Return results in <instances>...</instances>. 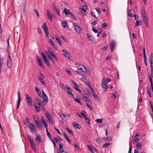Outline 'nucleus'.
<instances>
[{"label":"nucleus","instance_id":"nucleus-13","mask_svg":"<svg viewBox=\"0 0 153 153\" xmlns=\"http://www.w3.org/2000/svg\"><path fill=\"white\" fill-rule=\"evenodd\" d=\"M143 52L144 58V64L147 66V61L146 59V56L145 52V48H143Z\"/></svg>","mask_w":153,"mask_h":153},{"label":"nucleus","instance_id":"nucleus-64","mask_svg":"<svg viewBox=\"0 0 153 153\" xmlns=\"http://www.w3.org/2000/svg\"><path fill=\"white\" fill-rule=\"evenodd\" d=\"M150 60H152L153 61V53H151L150 56Z\"/></svg>","mask_w":153,"mask_h":153},{"label":"nucleus","instance_id":"nucleus-54","mask_svg":"<svg viewBox=\"0 0 153 153\" xmlns=\"http://www.w3.org/2000/svg\"><path fill=\"white\" fill-rule=\"evenodd\" d=\"M87 36L88 37L90 40H92L93 39V36L89 34L88 33H87L86 34Z\"/></svg>","mask_w":153,"mask_h":153},{"label":"nucleus","instance_id":"nucleus-53","mask_svg":"<svg viewBox=\"0 0 153 153\" xmlns=\"http://www.w3.org/2000/svg\"><path fill=\"white\" fill-rule=\"evenodd\" d=\"M81 13L83 15V16H86V10H80Z\"/></svg>","mask_w":153,"mask_h":153},{"label":"nucleus","instance_id":"nucleus-26","mask_svg":"<svg viewBox=\"0 0 153 153\" xmlns=\"http://www.w3.org/2000/svg\"><path fill=\"white\" fill-rule=\"evenodd\" d=\"M141 13L142 14L143 19L147 18L146 14L145 12V10H141Z\"/></svg>","mask_w":153,"mask_h":153},{"label":"nucleus","instance_id":"nucleus-34","mask_svg":"<svg viewBox=\"0 0 153 153\" xmlns=\"http://www.w3.org/2000/svg\"><path fill=\"white\" fill-rule=\"evenodd\" d=\"M62 27L64 28L68 27V25H67V22L66 21H64L62 23Z\"/></svg>","mask_w":153,"mask_h":153},{"label":"nucleus","instance_id":"nucleus-40","mask_svg":"<svg viewBox=\"0 0 153 153\" xmlns=\"http://www.w3.org/2000/svg\"><path fill=\"white\" fill-rule=\"evenodd\" d=\"M28 139L30 143L34 142L33 138L30 136H29L28 137Z\"/></svg>","mask_w":153,"mask_h":153},{"label":"nucleus","instance_id":"nucleus-3","mask_svg":"<svg viewBox=\"0 0 153 153\" xmlns=\"http://www.w3.org/2000/svg\"><path fill=\"white\" fill-rule=\"evenodd\" d=\"M13 62L12 58L9 55V56H8L7 60V67L10 69L12 67V65Z\"/></svg>","mask_w":153,"mask_h":153},{"label":"nucleus","instance_id":"nucleus-44","mask_svg":"<svg viewBox=\"0 0 153 153\" xmlns=\"http://www.w3.org/2000/svg\"><path fill=\"white\" fill-rule=\"evenodd\" d=\"M46 52H45V53H46V54L47 55L48 58L50 59L51 61L53 62V60L52 56H50L49 54H47V51Z\"/></svg>","mask_w":153,"mask_h":153},{"label":"nucleus","instance_id":"nucleus-17","mask_svg":"<svg viewBox=\"0 0 153 153\" xmlns=\"http://www.w3.org/2000/svg\"><path fill=\"white\" fill-rule=\"evenodd\" d=\"M30 121V118L28 117H26V119L24 120L23 121V123L25 125H27L28 123Z\"/></svg>","mask_w":153,"mask_h":153},{"label":"nucleus","instance_id":"nucleus-16","mask_svg":"<svg viewBox=\"0 0 153 153\" xmlns=\"http://www.w3.org/2000/svg\"><path fill=\"white\" fill-rule=\"evenodd\" d=\"M42 55L45 63L47 65L48 64H49V63L48 62L47 60L46 56L45 55L44 53L43 52L42 53Z\"/></svg>","mask_w":153,"mask_h":153},{"label":"nucleus","instance_id":"nucleus-63","mask_svg":"<svg viewBox=\"0 0 153 153\" xmlns=\"http://www.w3.org/2000/svg\"><path fill=\"white\" fill-rule=\"evenodd\" d=\"M134 140L133 141L134 143H137L139 142V139H137L136 138H134Z\"/></svg>","mask_w":153,"mask_h":153},{"label":"nucleus","instance_id":"nucleus-25","mask_svg":"<svg viewBox=\"0 0 153 153\" xmlns=\"http://www.w3.org/2000/svg\"><path fill=\"white\" fill-rule=\"evenodd\" d=\"M44 29L45 32L46 34V36H47L48 38H49L48 36V31L47 27H44L43 28Z\"/></svg>","mask_w":153,"mask_h":153},{"label":"nucleus","instance_id":"nucleus-9","mask_svg":"<svg viewBox=\"0 0 153 153\" xmlns=\"http://www.w3.org/2000/svg\"><path fill=\"white\" fill-rule=\"evenodd\" d=\"M47 13L48 18L50 20V22H51L52 20V17L55 16L54 15L53 13L51 14L50 12L48 11H47Z\"/></svg>","mask_w":153,"mask_h":153},{"label":"nucleus","instance_id":"nucleus-11","mask_svg":"<svg viewBox=\"0 0 153 153\" xmlns=\"http://www.w3.org/2000/svg\"><path fill=\"white\" fill-rule=\"evenodd\" d=\"M91 91L92 95L95 98V100H96L97 102L99 101L100 100L99 98L95 93L94 91V89H93V90H91Z\"/></svg>","mask_w":153,"mask_h":153},{"label":"nucleus","instance_id":"nucleus-14","mask_svg":"<svg viewBox=\"0 0 153 153\" xmlns=\"http://www.w3.org/2000/svg\"><path fill=\"white\" fill-rule=\"evenodd\" d=\"M71 97L73 98L76 102L79 103L80 105L82 104V103L81 102H80V98L79 96H77L76 97V98H75L74 95L73 97Z\"/></svg>","mask_w":153,"mask_h":153},{"label":"nucleus","instance_id":"nucleus-5","mask_svg":"<svg viewBox=\"0 0 153 153\" xmlns=\"http://www.w3.org/2000/svg\"><path fill=\"white\" fill-rule=\"evenodd\" d=\"M34 125L32 123H29L28 124V127L30 129V131L32 132H36L37 131L36 128L34 127Z\"/></svg>","mask_w":153,"mask_h":153},{"label":"nucleus","instance_id":"nucleus-39","mask_svg":"<svg viewBox=\"0 0 153 153\" xmlns=\"http://www.w3.org/2000/svg\"><path fill=\"white\" fill-rule=\"evenodd\" d=\"M149 79H150V82L151 88L152 89V91L153 92V85L152 80V79L151 76H150Z\"/></svg>","mask_w":153,"mask_h":153},{"label":"nucleus","instance_id":"nucleus-41","mask_svg":"<svg viewBox=\"0 0 153 153\" xmlns=\"http://www.w3.org/2000/svg\"><path fill=\"white\" fill-rule=\"evenodd\" d=\"M84 119L85 120V121L88 123L89 124H90V119L88 117L86 116L84 117Z\"/></svg>","mask_w":153,"mask_h":153},{"label":"nucleus","instance_id":"nucleus-58","mask_svg":"<svg viewBox=\"0 0 153 153\" xmlns=\"http://www.w3.org/2000/svg\"><path fill=\"white\" fill-rule=\"evenodd\" d=\"M63 134L64 135V136L65 138V139L67 140H68L69 139L68 138V135L65 132H64L63 133Z\"/></svg>","mask_w":153,"mask_h":153},{"label":"nucleus","instance_id":"nucleus-47","mask_svg":"<svg viewBox=\"0 0 153 153\" xmlns=\"http://www.w3.org/2000/svg\"><path fill=\"white\" fill-rule=\"evenodd\" d=\"M46 132H47V134L48 136V137L51 140V139H52L51 138L52 136L49 133V132L48 131V129L46 130Z\"/></svg>","mask_w":153,"mask_h":153},{"label":"nucleus","instance_id":"nucleus-55","mask_svg":"<svg viewBox=\"0 0 153 153\" xmlns=\"http://www.w3.org/2000/svg\"><path fill=\"white\" fill-rule=\"evenodd\" d=\"M108 26L107 24L106 23H104L102 25L101 27L102 28L104 29L105 27H107Z\"/></svg>","mask_w":153,"mask_h":153},{"label":"nucleus","instance_id":"nucleus-19","mask_svg":"<svg viewBox=\"0 0 153 153\" xmlns=\"http://www.w3.org/2000/svg\"><path fill=\"white\" fill-rule=\"evenodd\" d=\"M135 14L134 10H129L128 12V15L131 18L133 17V16Z\"/></svg>","mask_w":153,"mask_h":153},{"label":"nucleus","instance_id":"nucleus-50","mask_svg":"<svg viewBox=\"0 0 153 153\" xmlns=\"http://www.w3.org/2000/svg\"><path fill=\"white\" fill-rule=\"evenodd\" d=\"M85 93L87 95H90V93L89 91L88 90H84Z\"/></svg>","mask_w":153,"mask_h":153},{"label":"nucleus","instance_id":"nucleus-30","mask_svg":"<svg viewBox=\"0 0 153 153\" xmlns=\"http://www.w3.org/2000/svg\"><path fill=\"white\" fill-rule=\"evenodd\" d=\"M143 19V21L144 22L145 25L147 27H149V25H148V23L147 18H145V19Z\"/></svg>","mask_w":153,"mask_h":153},{"label":"nucleus","instance_id":"nucleus-12","mask_svg":"<svg viewBox=\"0 0 153 153\" xmlns=\"http://www.w3.org/2000/svg\"><path fill=\"white\" fill-rule=\"evenodd\" d=\"M42 98L44 100V101L46 103H47L48 102V98L43 91H42Z\"/></svg>","mask_w":153,"mask_h":153},{"label":"nucleus","instance_id":"nucleus-38","mask_svg":"<svg viewBox=\"0 0 153 153\" xmlns=\"http://www.w3.org/2000/svg\"><path fill=\"white\" fill-rule=\"evenodd\" d=\"M39 79L40 82L44 85H45V83L43 78L41 77H39Z\"/></svg>","mask_w":153,"mask_h":153},{"label":"nucleus","instance_id":"nucleus-28","mask_svg":"<svg viewBox=\"0 0 153 153\" xmlns=\"http://www.w3.org/2000/svg\"><path fill=\"white\" fill-rule=\"evenodd\" d=\"M35 89L36 93L40 97H41L42 96V94L40 91L39 90V88L37 87H36L35 88Z\"/></svg>","mask_w":153,"mask_h":153},{"label":"nucleus","instance_id":"nucleus-57","mask_svg":"<svg viewBox=\"0 0 153 153\" xmlns=\"http://www.w3.org/2000/svg\"><path fill=\"white\" fill-rule=\"evenodd\" d=\"M59 85L62 88L63 90H66L64 85L63 83H60L59 84Z\"/></svg>","mask_w":153,"mask_h":153},{"label":"nucleus","instance_id":"nucleus-48","mask_svg":"<svg viewBox=\"0 0 153 153\" xmlns=\"http://www.w3.org/2000/svg\"><path fill=\"white\" fill-rule=\"evenodd\" d=\"M42 122L43 124L44 125V127L46 128V130H47V129H48V126L46 122L45 121H43Z\"/></svg>","mask_w":153,"mask_h":153},{"label":"nucleus","instance_id":"nucleus-2","mask_svg":"<svg viewBox=\"0 0 153 153\" xmlns=\"http://www.w3.org/2000/svg\"><path fill=\"white\" fill-rule=\"evenodd\" d=\"M25 98L27 104L30 105H32V100L31 98L30 97L29 95L25 93Z\"/></svg>","mask_w":153,"mask_h":153},{"label":"nucleus","instance_id":"nucleus-45","mask_svg":"<svg viewBox=\"0 0 153 153\" xmlns=\"http://www.w3.org/2000/svg\"><path fill=\"white\" fill-rule=\"evenodd\" d=\"M59 115L63 119H64L65 118V117L66 116L65 115L63 114L62 112H60L59 114Z\"/></svg>","mask_w":153,"mask_h":153},{"label":"nucleus","instance_id":"nucleus-31","mask_svg":"<svg viewBox=\"0 0 153 153\" xmlns=\"http://www.w3.org/2000/svg\"><path fill=\"white\" fill-rule=\"evenodd\" d=\"M55 37L56 39L57 42H58L59 45H61L62 44L60 40V39L56 35L55 36Z\"/></svg>","mask_w":153,"mask_h":153},{"label":"nucleus","instance_id":"nucleus-6","mask_svg":"<svg viewBox=\"0 0 153 153\" xmlns=\"http://www.w3.org/2000/svg\"><path fill=\"white\" fill-rule=\"evenodd\" d=\"M105 81L102 80V82L101 85L102 88L103 89V91L105 92L106 91L108 87V86L107 85V83L105 82Z\"/></svg>","mask_w":153,"mask_h":153},{"label":"nucleus","instance_id":"nucleus-36","mask_svg":"<svg viewBox=\"0 0 153 153\" xmlns=\"http://www.w3.org/2000/svg\"><path fill=\"white\" fill-rule=\"evenodd\" d=\"M83 7L81 8H79V10H85L87 9L88 6L85 3H84L82 6Z\"/></svg>","mask_w":153,"mask_h":153},{"label":"nucleus","instance_id":"nucleus-24","mask_svg":"<svg viewBox=\"0 0 153 153\" xmlns=\"http://www.w3.org/2000/svg\"><path fill=\"white\" fill-rule=\"evenodd\" d=\"M36 100L37 102V104L39 106L43 104L44 101L42 102L40 99H38L37 97L36 98Z\"/></svg>","mask_w":153,"mask_h":153},{"label":"nucleus","instance_id":"nucleus-20","mask_svg":"<svg viewBox=\"0 0 153 153\" xmlns=\"http://www.w3.org/2000/svg\"><path fill=\"white\" fill-rule=\"evenodd\" d=\"M36 137L35 139V140L38 141L39 143H41L42 142V140L41 136L40 134H36Z\"/></svg>","mask_w":153,"mask_h":153},{"label":"nucleus","instance_id":"nucleus-49","mask_svg":"<svg viewBox=\"0 0 153 153\" xmlns=\"http://www.w3.org/2000/svg\"><path fill=\"white\" fill-rule=\"evenodd\" d=\"M136 148L138 149H140L141 148V145L140 143H138L136 145Z\"/></svg>","mask_w":153,"mask_h":153},{"label":"nucleus","instance_id":"nucleus-27","mask_svg":"<svg viewBox=\"0 0 153 153\" xmlns=\"http://www.w3.org/2000/svg\"><path fill=\"white\" fill-rule=\"evenodd\" d=\"M35 123L37 125V127L38 128H40L42 127V125L40 120L37 121L36 123Z\"/></svg>","mask_w":153,"mask_h":153},{"label":"nucleus","instance_id":"nucleus-37","mask_svg":"<svg viewBox=\"0 0 153 153\" xmlns=\"http://www.w3.org/2000/svg\"><path fill=\"white\" fill-rule=\"evenodd\" d=\"M58 138H56L55 137H53V139L55 140V141L57 143H58V142L59 141H61L62 140L60 137H59L58 136Z\"/></svg>","mask_w":153,"mask_h":153},{"label":"nucleus","instance_id":"nucleus-10","mask_svg":"<svg viewBox=\"0 0 153 153\" xmlns=\"http://www.w3.org/2000/svg\"><path fill=\"white\" fill-rule=\"evenodd\" d=\"M45 116L47 118L48 121L51 123H53V120L51 118L50 113L48 112L46 113Z\"/></svg>","mask_w":153,"mask_h":153},{"label":"nucleus","instance_id":"nucleus-43","mask_svg":"<svg viewBox=\"0 0 153 153\" xmlns=\"http://www.w3.org/2000/svg\"><path fill=\"white\" fill-rule=\"evenodd\" d=\"M110 144V143H106L103 145L102 147L103 148H106L107 147L109 146Z\"/></svg>","mask_w":153,"mask_h":153},{"label":"nucleus","instance_id":"nucleus-18","mask_svg":"<svg viewBox=\"0 0 153 153\" xmlns=\"http://www.w3.org/2000/svg\"><path fill=\"white\" fill-rule=\"evenodd\" d=\"M62 51L64 52L63 53L64 55L70 59L69 58V57L70 56V53H68L67 51L66 50H62Z\"/></svg>","mask_w":153,"mask_h":153},{"label":"nucleus","instance_id":"nucleus-29","mask_svg":"<svg viewBox=\"0 0 153 153\" xmlns=\"http://www.w3.org/2000/svg\"><path fill=\"white\" fill-rule=\"evenodd\" d=\"M82 67L84 68V70L83 72H85L86 73L88 74H89L90 73V72L89 71L88 69L86 68L84 66H82Z\"/></svg>","mask_w":153,"mask_h":153},{"label":"nucleus","instance_id":"nucleus-8","mask_svg":"<svg viewBox=\"0 0 153 153\" xmlns=\"http://www.w3.org/2000/svg\"><path fill=\"white\" fill-rule=\"evenodd\" d=\"M66 87L67 89L66 91L67 93L69 96H71V97H73L74 95L72 93V91L71 89L68 86L66 85Z\"/></svg>","mask_w":153,"mask_h":153},{"label":"nucleus","instance_id":"nucleus-22","mask_svg":"<svg viewBox=\"0 0 153 153\" xmlns=\"http://www.w3.org/2000/svg\"><path fill=\"white\" fill-rule=\"evenodd\" d=\"M30 144L31 147L32 148L34 152L36 153V150L34 142L30 143Z\"/></svg>","mask_w":153,"mask_h":153},{"label":"nucleus","instance_id":"nucleus-7","mask_svg":"<svg viewBox=\"0 0 153 153\" xmlns=\"http://www.w3.org/2000/svg\"><path fill=\"white\" fill-rule=\"evenodd\" d=\"M36 57L39 65L41 67L45 68L41 59L40 58L38 55L36 56Z\"/></svg>","mask_w":153,"mask_h":153},{"label":"nucleus","instance_id":"nucleus-35","mask_svg":"<svg viewBox=\"0 0 153 153\" xmlns=\"http://www.w3.org/2000/svg\"><path fill=\"white\" fill-rule=\"evenodd\" d=\"M49 42L51 43V45H52V46L55 48H56V46L55 45V44H54L53 42V40L51 39H49Z\"/></svg>","mask_w":153,"mask_h":153},{"label":"nucleus","instance_id":"nucleus-32","mask_svg":"<svg viewBox=\"0 0 153 153\" xmlns=\"http://www.w3.org/2000/svg\"><path fill=\"white\" fill-rule=\"evenodd\" d=\"M142 24L141 21L140 20H136L135 22V26L136 27L138 25H140Z\"/></svg>","mask_w":153,"mask_h":153},{"label":"nucleus","instance_id":"nucleus-60","mask_svg":"<svg viewBox=\"0 0 153 153\" xmlns=\"http://www.w3.org/2000/svg\"><path fill=\"white\" fill-rule=\"evenodd\" d=\"M102 80H104V81H106L105 82L107 83V82H109L111 81V79L110 78H107L106 79H105L104 78L102 79Z\"/></svg>","mask_w":153,"mask_h":153},{"label":"nucleus","instance_id":"nucleus-23","mask_svg":"<svg viewBox=\"0 0 153 153\" xmlns=\"http://www.w3.org/2000/svg\"><path fill=\"white\" fill-rule=\"evenodd\" d=\"M73 126L74 127H75L77 129H80L81 128L80 126L76 122H73Z\"/></svg>","mask_w":153,"mask_h":153},{"label":"nucleus","instance_id":"nucleus-51","mask_svg":"<svg viewBox=\"0 0 153 153\" xmlns=\"http://www.w3.org/2000/svg\"><path fill=\"white\" fill-rule=\"evenodd\" d=\"M33 119L35 121V123H36L37 121H38V120L39 118L37 117H36L35 115H33Z\"/></svg>","mask_w":153,"mask_h":153},{"label":"nucleus","instance_id":"nucleus-62","mask_svg":"<svg viewBox=\"0 0 153 153\" xmlns=\"http://www.w3.org/2000/svg\"><path fill=\"white\" fill-rule=\"evenodd\" d=\"M86 105H87L88 107L91 110H92V107L90 105H89L88 103H86Z\"/></svg>","mask_w":153,"mask_h":153},{"label":"nucleus","instance_id":"nucleus-46","mask_svg":"<svg viewBox=\"0 0 153 153\" xmlns=\"http://www.w3.org/2000/svg\"><path fill=\"white\" fill-rule=\"evenodd\" d=\"M79 86L78 85H76V84L74 85V88L77 91H78L79 92H81V91L79 90Z\"/></svg>","mask_w":153,"mask_h":153},{"label":"nucleus","instance_id":"nucleus-33","mask_svg":"<svg viewBox=\"0 0 153 153\" xmlns=\"http://www.w3.org/2000/svg\"><path fill=\"white\" fill-rule=\"evenodd\" d=\"M81 95H82V96H82V97H83V99L85 101H86L87 102H88L90 101V100L86 96H84V94H82Z\"/></svg>","mask_w":153,"mask_h":153},{"label":"nucleus","instance_id":"nucleus-42","mask_svg":"<svg viewBox=\"0 0 153 153\" xmlns=\"http://www.w3.org/2000/svg\"><path fill=\"white\" fill-rule=\"evenodd\" d=\"M103 140H106V141H110L111 140V138L110 137H103Z\"/></svg>","mask_w":153,"mask_h":153},{"label":"nucleus","instance_id":"nucleus-52","mask_svg":"<svg viewBox=\"0 0 153 153\" xmlns=\"http://www.w3.org/2000/svg\"><path fill=\"white\" fill-rule=\"evenodd\" d=\"M95 122L97 123H102V119H97L96 120Z\"/></svg>","mask_w":153,"mask_h":153},{"label":"nucleus","instance_id":"nucleus-4","mask_svg":"<svg viewBox=\"0 0 153 153\" xmlns=\"http://www.w3.org/2000/svg\"><path fill=\"white\" fill-rule=\"evenodd\" d=\"M116 43L114 40L111 41L109 44L110 47L111 52H113L116 47Z\"/></svg>","mask_w":153,"mask_h":153},{"label":"nucleus","instance_id":"nucleus-1","mask_svg":"<svg viewBox=\"0 0 153 153\" xmlns=\"http://www.w3.org/2000/svg\"><path fill=\"white\" fill-rule=\"evenodd\" d=\"M75 30L77 34H80L82 30V28L80 27H79L78 25H77L76 23H74L73 24Z\"/></svg>","mask_w":153,"mask_h":153},{"label":"nucleus","instance_id":"nucleus-15","mask_svg":"<svg viewBox=\"0 0 153 153\" xmlns=\"http://www.w3.org/2000/svg\"><path fill=\"white\" fill-rule=\"evenodd\" d=\"M17 94H18V101L17 105V108H16V109H17L19 108V105H20V103L21 100L20 92H17Z\"/></svg>","mask_w":153,"mask_h":153},{"label":"nucleus","instance_id":"nucleus-61","mask_svg":"<svg viewBox=\"0 0 153 153\" xmlns=\"http://www.w3.org/2000/svg\"><path fill=\"white\" fill-rule=\"evenodd\" d=\"M88 86L89 87L90 89H91V90H93V89L92 87V85H91V84L88 82L87 84Z\"/></svg>","mask_w":153,"mask_h":153},{"label":"nucleus","instance_id":"nucleus-21","mask_svg":"<svg viewBox=\"0 0 153 153\" xmlns=\"http://www.w3.org/2000/svg\"><path fill=\"white\" fill-rule=\"evenodd\" d=\"M34 106L35 107L36 111L37 113L39 112L40 111V106H38L36 104H34Z\"/></svg>","mask_w":153,"mask_h":153},{"label":"nucleus","instance_id":"nucleus-56","mask_svg":"<svg viewBox=\"0 0 153 153\" xmlns=\"http://www.w3.org/2000/svg\"><path fill=\"white\" fill-rule=\"evenodd\" d=\"M51 49L50 48H49L48 49V51H49V53L48 54L50 56H53V54H54V53L52 51H50V50H51Z\"/></svg>","mask_w":153,"mask_h":153},{"label":"nucleus","instance_id":"nucleus-59","mask_svg":"<svg viewBox=\"0 0 153 153\" xmlns=\"http://www.w3.org/2000/svg\"><path fill=\"white\" fill-rule=\"evenodd\" d=\"M70 12V10H64L63 12L66 15H69Z\"/></svg>","mask_w":153,"mask_h":153}]
</instances>
